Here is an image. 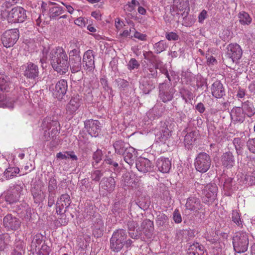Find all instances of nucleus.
Listing matches in <instances>:
<instances>
[{"instance_id":"4468645a","label":"nucleus","mask_w":255,"mask_h":255,"mask_svg":"<svg viewBox=\"0 0 255 255\" xmlns=\"http://www.w3.org/2000/svg\"><path fill=\"white\" fill-rule=\"evenodd\" d=\"M83 67L86 70L91 72L95 69L94 52L92 50L86 51L83 57Z\"/></svg>"},{"instance_id":"58836bf2","label":"nucleus","mask_w":255,"mask_h":255,"mask_svg":"<svg viewBox=\"0 0 255 255\" xmlns=\"http://www.w3.org/2000/svg\"><path fill=\"white\" fill-rule=\"evenodd\" d=\"M173 3V5L180 11L185 10L188 7L187 0H174Z\"/></svg>"},{"instance_id":"20e7f679","label":"nucleus","mask_w":255,"mask_h":255,"mask_svg":"<svg viewBox=\"0 0 255 255\" xmlns=\"http://www.w3.org/2000/svg\"><path fill=\"white\" fill-rule=\"evenodd\" d=\"M211 161V156L208 154L204 152H200L195 158V167L198 171L205 173L210 168Z\"/></svg>"},{"instance_id":"69168bd1","label":"nucleus","mask_w":255,"mask_h":255,"mask_svg":"<svg viewBox=\"0 0 255 255\" xmlns=\"http://www.w3.org/2000/svg\"><path fill=\"white\" fill-rule=\"evenodd\" d=\"M207 12L206 10H203L198 16V21L200 23H202L204 19L206 18Z\"/></svg>"},{"instance_id":"c756f323","label":"nucleus","mask_w":255,"mask_h":255,"mask_svg":"<svg viewBox=\"0 0 255 255\" xmlns=\"http://www.w3.org/2000/svg\"><path fill=\"white\" fill-rule=\"evenodd\" d=\"M116 153L119 154H122L125 152V150H127L128 146H129L128 144L125 143L122 140L117 141L113 145Z\"/></svg>"},{"instance_id":"ddd939ff","label":"nucleus","mask_w":255,"mask_h":255,"mask_svg":"<svg viewBox=\"0 0 255 255\" xmlns=\"http://www.w3.org/2000/svg\"><path fill=\"white\" fill-rule=\"evenodd\" d=\"M3 223L5 228L13 231L18 230L21 224L19 219L11 214H7L3 218Z\"/></svg>"},{"instance_id":"f704fd0d","label":"nucleus","mask_w":255,"mask_h":255,"mask_svg":"<svg viewBox=\"0 0 255 255\" xmlns=\"http://www.w3.org/2000/svg\"><path fill=\"white\" fill-rule=\"evenodd\" d=\"M58 204L60 203L65 206V208H68L71 204L70 196L68 194H62L57 199Z\"/></svg>"},{"instance_id":"338daca9","label":"nucleus","mask_w":255,"mask_h":255,"mask_svg":"<svg viewBox=\"0 0 255 255\" xmlns=\"http://www.w3.org/2000/svg\"><path fill=\"white\" fill-rule=\"evenodd\" d=\"M195 108L201 114L203 113L205 110L204 104L201 102L195 106Z\"/></svg>"},{"instance_id":"9b49d317","label":"nucleus","mask_w":255,"mask_h":255,"mask_svg":"<svg viewBox=\"0 0 255 255\" xmlns=\"http://www.w3.org/2000/svg\"><path fill=\"white\" fill-rule=\"evenodd\" d=\"M85 128L92 136L97 137L101 130V125L98 120L93 119L86 120L84 122Z\"/></svg>"},{"instance_id":"1a4fd4ad","label":"nucleus","mask_w":255,"mask_h":255,"mask_svg":"<svg viewBox=\"0 0 255 255\" xmlns=\"http://www.w3.org/2000/svg\"><path fill=\"white\" fill-rule=\"evenodd\" d=\"M69 66L72 73L80 72L81 69V57L76 50L70 51L69 52Z\"/></svg>"},{"instance_id":"13d9d810","label":"nucleus","mask_w":255,"mask_h":255,"mask_svg":"<svg viewBox=\"0 0 255 255\" xmlns=\"http://www.w3.org/2000/svg\"><path fill=\"white\" fill-rule=\"evenodd\" d=\"M80 42L77 40H73L71 42L70 46L72 47V50L71 51L76 50L78 51V54H80Z\"/></svg>"},{"instance_id":"4be33fe9","label":"nucleus","mask_w":255,"mask_h":255,"mask_svg":"<svg viewBox=\"0 0 255 255\" xmlns=\"http://www.w3.org/2000/svg\"><path fill=\"white\" fill-rule=\"evenodd\" d=\"M124 154L125 161L130 165H132L134 160L137 158V152L136 150L130 146H128L127 150Z\"/></svg>"},{"instance_id":"f3484780","label":"nucleus","mask_w":255,"mask_h":255,"mask_svg":"<svg viewBox=\"0 0 255 255\" xmlns=\"http://www.w3.org/2000/svg\"><path fill=\"white\" fill-rule=\"evenodd\" d=\"M222 165L227 168H232L235 164V159L232 152L228 151L224 153L221 157Z\"/></svg>"},{"instance_id":"603ef678","label":"nucleus","mask_w":255,"mask_h":255,"mask_svg":"<svg viewBox=\"0 0 255 255\" xmlns=\"http://www.w3.org/2000/svg\"><path fill=\"white\" fill-rule=\"evenodd\" d=\"M48 206L52 207L55 204L56 192H48Z\"/></svg>"},{"instance_id":"a19ab883","label":"nucleus","mask_w":255,"mask_h":255,"mask_svg":"<svg viewBox=\"0 0 255 255\" xmlns=\"http://www.w3.org/2000/svg\"><path fill=\"white\" fill-rule=\"evenodd\" d=\"M168 219L167 216L163 213L160 212L157 213V217L155 219V222L158 226H163L167 221Z\"/></svg>"},{"instance_id":"bf43d9fd","label":"nucleus","mask_w":255,"mask_h":255,"mask_svg":"<svg viewBox=\"0 0 255 255\" xmlns=\"http://www.w3.org/2000/svg\"><path fill=\"white\" fill-rule=\"evenodd\" d=\"M165 37L169 41H175L179 39V36L176 33L173 32L166 33Z\"/></svg>"},{"instance_id":"39448f33","label":"nucleus","mask_w":255,"mask_h":255,"mask_svg":"<svg viewBox=\"0 0 255 255\" xmlns=\"http://www.w3.org/2000/svg\"><path fill=\"white\" fill-rule=\"evenodd\" d=\"M26 10L22 7L17 6L10 10L7 15L9 23L22 22L26 18Z\"/></svg>"},{"instance_id":"b1692460","label":"nucleus","mask_w":255,"mask_h":255,"mask_svg":"<svg viewBox=\"0 0 255 255\" xmlns=\"http://www.w3.org/2000/svg\"><path fill=\"white\" fill-rule=\"evenodd\" d=\"M39 74V70L38 66L32 63H27V66L24 71V76L30 79H35L38 77Z\"/></svg>"},{"instance_id":"49530a36","label":"nucleus","mask_w":255,"mask_h":255,"mask_svg":"<svg viewBox=\"0 0 255 255\" xmlns=\"http://www.w3.org/2000/svg\"><path fill=\"white\" fill-rule=\"evenodd\" d=\"M57 187L56 179L54 178H50L48 183V192H56L55 189Z\"/></svg>"},{"instance_id":"c85d7f7f","label":"nucleus","mask_w":255,"mask_h":255,"mask_svg":"<svg viewBox=\"0 0 255 255\" xmlns=\"http://www.w3.org/2000/svg\"><path fill=\"white\" fill-rule=\"evenodd\" d=\"M243 183L249 186L255 184V170L248 172L242 177Z\"/></svg>"},{"instance_id":"f8f14e48","label":"nucleus","mask_w":255,"mask_h":255,"mask_svg":"<svg viewBox=\"0 0 255 255\" xmlns=\"http://www.w3.org/2000/svg\"><path fill=\"white\" fill-rule=\"evenodd\" d=\"M137 169L143 173L152 172L153 170V164L148 159L139 157L136 160Z\"/></svg>"},{"instance_id":"473e14b6","label":"nucleus","mask_w":255,"mask_h":255,"mask_svg":"<svg viewBox=\"0 0 255 255\" xmlns=\"http://www.w3.org/2000/svg\"><path fill=\"white\" fill-rule=\"evenodd\" d=\"M9 89L8 77L0 73V90L1 91H8Z\"/></svg>"},{"instance_id":"e433bc0d","label":"nucleus","mask_w":255,"mask_h":255,"mask_svg":"<svg viewBox=\"0 0 255 255\" xmlns=\"http://www.w3.org/2000/svg\"><path fill=\"white\" fill-rule=\"evenodd\" d=\"M197 133L196 131H192L187 133L184 137L185 144L191 145L196 139Z\"/></svg>"},{"instance_id":"9d476101","label":"nucleus","mask_w":255,"mask_h":255,"mask_svg":"<svg viewBox=\"0 0 255 255\" xmlns=\"http://www.w3.org/2000/svg\"><path fill=\"white\" fill-rule=\"evenodd\" d=\"M67 82L64 79L60 80L55 85H52L50 89L53 91V95L58 100H61L65 95L67 90Z\"/></svg>"},{"instance_id":"6e6d98bb","label":"nucleus","mask_w":255,"mask_h":255,"mask_svg":"<svg viewBox=\"0 0 255 255\" xmlns=\"http://www.w3.org/2000/svg\"><path fill=\"white\" fill-rule=\"evenodd\" d=\"M247 146L251 152L255 153V138L249 139L247 142Z\"/></svg>"},{"instance_id":"6e6552de","label":"nucleus","mask_w":255,"mask_h":255,"mask_svg":"<svg viewBox=\"0 0 255 255\" xmlns=\"http://www.w3.org/2000/svg\"><path fill=\"white\" fill-rule=\"evenodd\" d=\"M126 231L123 229L117 230L113 234V246H115V241L116 247H114L113 251L116 252L114 255H125L119 251L123 247V243L126 239Z\"/></svg>"},{"instance_id":"cd10ccee","label":"nucleus","mask_w":255,"mask_h":255,"mask_svg":"<svg viewBox=\"0 0 255 255\" xmlns=\"http://www.w3.org/2000/svg\"><path fill=\"white\" fill-rule=\"evenodd\" d=\"M175 91L173 88H170L169 91L159 92V96L163 102L166 103L172 100Z\"/></svg>"},{"instance_id":"423d86ee","label":"nucleus","mask_w":255,"mask_h":255,"mask_svg":"<svg viewBox=\"0 0 255 255\" xmlns=\"http://www.w3.org/2000/svg\"><path fill=\"white\" fill-rule=\"evenodd\" d=\"M19 36L17 29H11L5 31L1 37V41L4 46L10 47L16 43Z\"/></svg>"},{"instance_id":"412c9836","label":"nucleus","mask_w":255,"mask_h":255,"mask_svg":"<svg viewBox=\"0 0 255 255\" xmlns=\"http://www.w3.org/2000/svg\"><path fill=\"white\" fill-rule=\"evenodd\" d=\"M139 228L142 234L143 233L147 238L150 239L152 237L154 229L153 222L149 219H145L143 221Z\"/></svg>"},{"instance_id":"0e129e2a","label":"nucleus","mask_w":255,"mask_h":255,"mask_svg":"<svg viewBox=\"0 0 255 255\" xmlns=\"http://www.w3.org/2000/svg\"><path fill=\"white\" fill-rule=\"evenodd\" d=\"M101 83L102 85L103 86V87L104 88L105 90L109 91H110V94H111L112 93V89L109 86L108 84V81L105 78H102L101 79Z\"/></svg>"},{"instance_id":"5701e85b","label":"nucleus","mask_w":255,"mask_h":255,"mask_svg":"<svg viewBox=\"0 0 255 255\" xmlns=\"http://www.w3.org/2000/svg\"><path fill=\"white\" fill-rule=\"evenodd\" d=\"M187 253L188 255H208L204 247L198 243H195L190 245L188 249Z\"/></svg>"},{"instance_id":"c03bdc74","label":"nucleus","mask_w":255,"mask_h":255,"mask_svg":"<svg viewBox=\"0 0 255 255\" xmlns=\"http://www.w3.org/2000/svg\"><path fill=\"white\" fill-rule=\"evenodd\" d=\"M102 152L100 149H97L93 154V165L95 166L97 164L99 163L102 160Z\"/></svg>"},{"instance_id":"dca6fc26","label":"nucleus","mask_w":255,"mask_h":255,"mask_svg":"<svg viewBox=\"0 0 255 255\" xmlns=\"http://www.w3.org/2000/svg\"><path fill=\"white\" fill-rule=\"evenodd\" d=\"M211 93L216 98H222L226 95L225 89L220 81L217 80L211 87Z\"/></svg>"},{"instance_id":"3c124183","label":"nucleus","mask_w":255,"mask_h":255,"mask_svg":"<svg viewBox=\"0 0 255 255\" xmlns=\"http://www.w3.org/2000/svg\"><path fill=\"white\" fill-rule=\"evenodd\" d=\"M142 232L139 228L137 229L136 231L134 230V231L129 232V235L130 237L134 239H139L141 236Z\"/></svg>"},{"instance_id":"4c0bfd02","label":"nucleus","mask_w":255,"mask_h":255,"mask_svg":"<svg viewBox=\"0 0 255 255\" xmlns=\"http://www.w3.org/2000/svg\"><path fill=\"white\" fill-rule=\"evenodd\" d=\"M232 221L240 228H243L244 221L241 220L240 214L237 210H233L232 213Z\"/></svg>"},{"instance_id":"a211bd4d","label":"nucleus","mask_w":255,"mask_h":255,"mask_svg":"<svg viewBox=\"0 0 255 255\" xmlns=\"http://www.w3.org/2000/svg\"><path fill=\"white\" fill-rule=\"evenodd\" d=\"M81 101V99L78 95L72 97L66 105V110L67 113L70 115L73 114L79 108Z\"/></svg>"},{"instance_id":"8fccbe9b","label":"nucleus","mask_w":255,"mask_h":255,"mask_svg":"<svg viewBox=\"0 0 255 255\" xmlns=\"http://www.w3.org/2000/svg\"><path fill=\"white\" fill-rule=\"evenodd\" d=\"M233 179L231 177H228L225 179L224 184V188L225 190H230L233 186Z\"/></svg>"},{"instance_id":"aec40b11","label":"nucleus","mask_w":255,"mask_h":255,"mask_svg":"<svg viewBox=\"0 0 255 255\" xmlns=\"http://www.w3.org/2000/svg\"><path fill=\"white\" fill-rule=\"evenodd\" d=\"M187 209L195 212H198L202 209V206L200 199L195 197H190L185 204Z\"/></svg>"},{"instance_id":"393cba45","label":"nucleus","mask_w":255,"mask_h":255,"mask_svg":"<svg viewBox=\"0 0 255 255\" xmlns=\"http://www.w3.org/2000/svg\"><path fill=\"white\" fill-rule=\"evenodd\" d=\"M156 166L162 173H168L171 167V163L168 158L161 157L157 160Z\"/></svg>"},{"instance_id":"5fc2aeb1","label":"nucleus","mask_w":255,"mask_h":255,"mask_svg":"<svg viewBox=\"0 0 255 255\" xmlns=\"http://www.w3.org/2000/svg\"><path fill=\"white\" fill-rule=\"evenodd\" d=\"M145 59L150 61H157V58L156 56L154 55L152 52L148 51L143 54Z\"/></svg>"},{"instance_id":"864d4df0","label":"nucleus","mask_w":255,"mask_h":255,"mask_svg":"<svg viewBox=\"0 0 255 255\" xmlns=\"http://www.w3.org/2000/svg\"><path fill=\"white\" fill-rule=\"evenodd\" d=\"M173 219L176 223H180L182 222L181 214L178 209H176L173 214Z\"/></svg>"},{"instance_id":"c9c22d12","label":"nucleus","mask_w":255,"mask_h":255,"mask_svg":"<svg viewBox=\"0 0 255 255\" xmlns=\"http://www.w3.org/2000/svg\"><path fill=\"white\" fill-rule=\"evenodd\" d=\"M64 11L62 7L55 6L50 8L49 10V17L51 19L54 18L59 16Z\"/></svg>"},{"instance_id":"774afa93","label":"nucleus","mask_w":255,"mask_h":255,"mask_svg":"<svg viewBox=\"0 0 255 255\" xmlns=\"http://www.w3.org/2000/svg\"><path fill=\"white\" fill-rule=\"evenodd\" d=\"M136 224H137L133 221H128V226L129 232L134 231V230H135V227Z\"/></svg>"},{"instance_id":"7ed1b4c3","label":"nucleus","mask_w":255,"mask_h":255,"mask_svg":"<svg viewBox=\"0 0 255 255\" xmlns=\"http://www.w3.org/2000/svg\"><path fill=\"white\" fill-rule=\"evenodd\" d=\"M249 236L245 232H240L233 237V245L235 251L239 254L246 252L249 246Z\"/></svg>"},{"instance_id":"6ab92c4d","label":"nucleus","mask_w":255,"mask_h":255,"mask_svg":"<svg viewBox=\"0 0 255 255\" xmlns=\"http://www.w3.org/2000/svg\"><path fill=\"white\" fill-rule=\"evenodd\" d=\"M230 116L232 121L243 123L246 118L245 114L240 107H234L231 111Z\"/></svg>"},{"instance_id":"f257e3e1","label":"nucleus","mask_w":255,"mask_h":255,"mask_svg":"<svg viewBox=\"0 0 255 255\" xmlns=\"http://www.w3.org/2000/svg\"><path fill=\"white\" fill-rule=\"evenodd\" d=\"M68 59L67 54L62 47L44 46L43 47L42 56L40 61L43 64L46 63L47 60H50L55 71L60 74H65L69 68Z\"/></svg>"},{"instance_id":"0eeeda50","label":"nucleus","mask_w":255,"mask_h":255,"mask_svg":"<svg viewBox=\"0 0 255 255\" xmlns=\"http://www.w3.org/2000/svg\"><path fill=\"white\" fill-rule=\"evenodd\" d=\"M242 54V49L238 44L231 43L227 46L226 57L230 59L233 63H238Z\"/></svg>"},{"instance_id":"37998d69","label":"nucleus","mask_w":255,"mask_h":255,"mask_svg":"<svg viewBox=\"0 0 255 255\" xmlns=\"http://www.w3.org/2000/svg\"><path fill=\"white\" fill-rule=\"evenodd\" d=\"M19 171V169L17 167H9L4 171V175L6 178H9L14 176Z\"/></svg>"},{"instance_id":"2eb2a0df","label":"nucleus","mask_w":255,"mask_h":255,"mask_svg":"<svg viewBox=\"0 0 255 255\" xmlns=\"http://www.w3.org/2000/svg\"><path fill=\"white\" fill-rule=\"evenodd\" d=\"M171 126H168V122H163L161 124L159 131L156 133L157 139L161 142H164L171 135Z\"/></svg>"},{"instance_id":"ea45409f","label":"nucleus","mask_w":255,"mask_h":255,"mask_svg":"<svg viewBox=\"0 0 255 255\" xmlns=\"http://www.w3.org/2000/svg\"><path fill=\"white\" fill-rule=\"evenodd\" d=\"M167 47V45L163 40H160L159 42L155 43L154 45V49H155V53L157 54H159L165 50Z\"/></svg>"},{"instance_id":"72a5a7b5","label":"nucleus","mask_w":255,"mask_h":255,"mask_svg":"<svg viewBox=\"0 0 255 255\" xmlns=\"http://www.w3.org/2000/svg\"><path fill=\"white\" fill-rule=\"evenodd\" d=\"M239 18L240 22L243 25H249L251 23L252 20L250 15L245 11H242L239 13Z\"/></svg>"},{"instance_id":"e2e57ef3","label":"nucleus","mask_w":255,"mask_h":255,"mask_svg":"<svg viewBox=\"0 0 255 255\" xmlns=\"http://www.w3.org/2000/svg\"><path fill=\"white\" fill-rule=\"evenodd\" d=\"M170 84L163 83H161L159 85V92L167 91L170 89Z\"/></svg>"},{"instance_id":"79ce46f5","label":"nucleus","mask_w":255,"mask_h":255,"mask_svg":"<svg viewBox=\"0 0 255 255\" xmlns=\"http://www.w3.org/2000/svg\"><path fill=\"white\" fill-rule=\"evenodd\" d=\"M18 200V197L11 192H7L5 195V201L9 204L16 202Z\"/></svg>"},{"instance_id":"2f4dec72","label":"nucleus","mask_w":255,"mask_h":255,"mask_svg":"<svg viewBox=\"0 0 255 255\" xmlns=\"http://www.w3.org/2000/svg\"><path fill=\"white\" fill-rule=\"evenodd\" d=\"M52 244L50 242L45 243L42 245L40 248L38 247V251L37 255H49L51 251Z\"/></svg>"},{"instance_id":"f03ea898","label":"nucleus","mask_w":255,"mask_h":255,"mask_svg":"<svg viewBox=\"0 0 255 255\" xmlns=\"http://www.w3.org/2000/svg\"><path fill=\"white\" fill-rule=\"evenodd\" d=\"M41 127L44 130L43 138L46 141L50 140L59 133L60 125L56 120L51 118L44 119Z\"/></svg>"},{"instance_id":"a18cd8bd","label":"nucleus","mask_w":255,"mask_h":255,"mask_svg":"<svg viewBox=\"0 0 255 255\" xmlns=\"http://www.w3.org/2000/svg\"><path fill=\"white\" fill-rule=\"evenodd\" d=\"M67 211V209L65 208V206L63 204L60 203L58 204V203L56 202V213L58 215H60L61 216H65V214Z\"/></svg>"},{"instance_id":"de8ad7c7","label":"nucleus","mask_w":255,"mask_h":255,"mask_svg":"<svg viewBox=\"0 0 255 255\" xmlns=\"http://www.w3.org/2000/svg\"><path fill=\"white\" fill-rule=\"evenodd\" d=\"M139 66V63L135 58H131L128 64V69L130 70L137 69Z\"/></svg>"},{"instance_id":"09e8293b","label":"nucleus","mask_w":255,"mask_h":255,"mask_svg":"<svg viewBox=\"0 0 255 255\" xmlns=\"http://www.w3.org/2000/svg\"><path fill=\"white\" fill-rule=\"evenodd\" d=\"M9 237L8 234H0V251H3L6 246V243L5 239Z\"/></svg>"},{"instance_id":"4d7b16f0","label":"nucleus","mask_w":255,"mask_h":255,"mask_svg":"<svg viewBox=\"0 0 255 255\" xmlns=\"http://www.w3.org/2000/svg\"><path fill=\"white\" fill-rule=\"evenodd\" d=\"M196 87L197 89H201L202 91H203L204 89V88H205V89L204 90L205 91L208 88L207 83L204 80H197L196 82Z\"/></svg>"},{"instance_id":"bb28decb","label":"nucleus","mask_w":255,"mask_h":255,"mask_svg":"<svg viewBox=\"0 0 255 255\" xmlns=\"http://www.w3.org/2000/svg\"><path fill=\"white\" fill-rule=\"evenodd\" d=\"M45 237L40 234H37L34 236L31 243V250H35L36 251V248L38 246L40 245L42 243L43 244L45 243L49 242V241H45Z\"/></svg>"},{"instance_id":"7c9ffc66","label":"nucleus","mask_w":255,"mask_h":255,"mask_svg":"<svg viewBox=\"0 0 255 255\" xmlns=\"http://www.w3.org/2000/svg\"><path fill=\"white\" fill-rule=\"evenodd\" d=\"M56 157L61 159L70 158L73 161H76L78 160V157L73 151H67L63 152H58L56 154Z\"/></svg>"},{"instance_id":"052dcab7","label":"nucleus","mask_w":255,"mask_h":255,"mask_svg":"<svg viewBox=\"0 0 255 255\" xmlns=\"http://www.w3.org/2000/svg\"><path fill=\"white\" fill-rule=\"evenodd\" d=\"M102 173L100 170H96L94 171L91 174V178L93 180L98 181L100 180Z\"/></svg>"},{"instance_id":"680f3d73","label":"nucleus","mask_w":255,"mask_h":255,"mask_svg":"<svg viewBox=\"0 0 255 255\" xmlns=\"http://www.w3.org/2000/svg\"><path fill=\"white\" fill-rule=\"evenodd\" d=\"M211 186L213 188V190L211 191V193H208L206 194V196L208 198L214 199L217 195V189L215 184L212 185Z\"/></svg>"},{"instance_id":"a878e982","label":"nucleus","mask_w":255,"mask_h":255,"mask_svg":"<svg viewBox=\"0 0 255 255\" xmlns=\"http://www.w3.org/2000/svg\"><path fill=\"white\" fill-rule=\"evenodd\" d=\"M242 109L245 115H247L248 117H251L255 114V108L254 104L249 101H245L242 103Z\"/></svg>"}]
</instances>
